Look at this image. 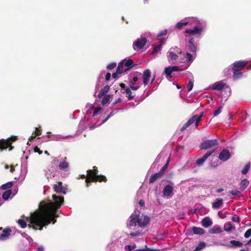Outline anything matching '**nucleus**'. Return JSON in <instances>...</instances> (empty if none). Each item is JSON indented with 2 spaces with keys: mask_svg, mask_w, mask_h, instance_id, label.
Segmentation results:
<instances>
[{
  "mask_svg": "<svg viewBox=\"0 0 251 251\" xmlns=\"http://www.w3.org/2000/svg\"><path fill=\"white\" fill-rule=\"evenodd\" d=\"M52 197L53 202L50 200L42 201L39 203V209L27 217L28 227L41 230L44 226L56 223V219L59 216L58 209L64 203V197L52 195Z\"/></svg>",
  "mask_w": 251,
  "mask_h": 251,
  "instance_id": "f257e3e1",
  "label": "nucleus"
},
{
  "mask_svg": "<svg viewBox=\"0 0 251 251\" xmlns=\"http://www.w3.org/2000/svg\"><path fill=\"white\" fill-rule=\"evenodd\" d=\"M190 25H194L192 29H187L184 33L190 36H200L203 32L207 27V22L203 19H199L196 17L189 18Z\"/></svg>",
  "mask_w": 251,
  "mask_h": 251,
  "instance_id": "f03ea898",
  "label": "nucleus"
},
{
  "mask_svg": "<svg viewBox=\"0 0 251 251\" xmlns=\"http://www.w3.org/2000/svg\"><path fill=\"white\" fill-rule=\"evenodd\" d=\"M151 221L150 218L146 215L143 219L140 218L139 213H133L126 221V226L130 230H134L137 227L142 228L147 226Z\"/></svg>",
  "mask_w": 251,
  "mask_h": 251,
  "instance_id": "7ed1b4c3",
  "label": "nucleus"
},
{
  "mask_svg": "<svg viewBox=\"0 0 251 251\" xmlns=\"http://www.w3.org/2000/svg\"><path fill=\"white\" fill-rule=\"evenodd\" d=\"M181 53L182 51L180 48L177 47H171L166 54L168 62L171 64H175Z\"/></svg>",
  "mask_w": 251,
  "mask_h": 251,
  "instance_id": "20e7f679",
  "label": "nucleus"
},
{
  "mask_svg": "<svg viewBox=\"0 0 251 251\" xmlns=\"http://www.w3.org/2000/svg\"><path fill=\"white\" fill-rule=\"evenodd\" d=\"M120 109L117 108L115 110H113L111 111L109 114L107 115L106 117H105L106 115L107 114V113L108 111H107L106 113H105L104 115H101L100 118V120L101 119V121L100 123L99 124H95L93 125H92L89 126V128L90 130H93L95 128L98 126H100L102 124H104L106 122H107L111 117L114 115V114L118 112Z\"/></svg>",
  "mask_w": 251,
  "mask_h": 251,
  "instance_id": "39448f33",
  "label": "nucleus"
},
{
  "mask_svg": "<svg viewBox=\"0 0 251 251\" xmlns=\"http://www.w3.org/2000/svg\"><path fill=\"white\" fill-rule=\"evenodd\" d=\"M203 113H201L200 115H195L192 118H191L186 123H185L180 128L181 131L186 129L189 126L195 123L196 127L198 126V123L201 120L203 117Z\"/></svg>",
  "mask_w": 251,
  "mask_h": 251,
  "instance_id": "423d86ee",
  "label": "nucleus"
},
{
  "mask_svg": "<svg viewBox=\"0 0 251 251\" xmlns=\"http://www.w3.org/2000/svg\"><path fill=\"white\" fill-rule=\"evenodd\" d=\"M182 69H180L177 66L173 65L166 67L164 69L163 74L165 75L168 80L171 79L173 76L172 73L175 72H181Z\"/></svg>",
  "mask_w": 251,
  "mask_h": 251,
  "instance_id": "0eeeda50",
  "label": "nucleus"
},
{
  "mask_svg": "<svg viewBox=\"0 0 251 251\" xmlns=\"http://www.w3.org/2000/svg\"><path fill=\"white\" fill-rule=\"evenodd\" d=\"M147 42V40L145 37H142L137 39L132 45L133 49L134 50L137 51L143 49Z\"/></svg>",
  "mask_w": 251,
  "mask_h": 251,
  "instance_id": "6e6552de",
  "label": "nucleus"
},
{
  "mask_svg": "<svg viewBox=\"0 0 251 251\" xmlns=\"http://www.w3.org/2000/svg\"><path fill=\"white\" fill-rule=\"evenodd\" d=\"M58 160H54L52 163L54 164V165L50 166L48 171L46 173V176L48 179L52 178L55 176L56 173L58 170L57 163L55 164V162H58Z\"/></svg>",
  "mask_w": 251,
  "mask_h": 251,
  "instance_id": "1a4fd4ad",
  "label": "nucleus"
},
{
  "mask_svg": "<svg viewBox=\"0 0 251 251\" xmlns=\"http://www.w3.org/2000/svg\"><path fill=\"white\" fill-rule=\"evenodd\" d=\"M218 144L219 142L217 139L207 140L200 144V148L201 149L207 150Z\"/></svg>",
  "mask_w": 251,
  "mask_h": 251,
  "instance_id": "9d476101",
  "label": "nucleus"
},
{
  "mask_svg": "<svg viewBox=\"0 0 251 251\" xmlns=\"http://www.w3.org/2000/svg\"><path fill=\"white\" fill-rule=\"evenodd\" d=\"M96 176L95 177V176L92 177V179L90 180L89 178H86L85 179V182L87 183L86 186L89 187V183H91V182H106L107 181V178L105 176L102 175H96Z\"/></svg>",
  "mask_w": 251,
  "mask_h": 251,
  "instance_id": "9b49d317",
  "label": "nucleus"
},
{
  "mask_svg": "<svg viewBox=\"0 0 251 251\" xmlns=\"http://www.w3.org/2000/svg\"><path fill=\"white\" fill-rule=\"evenodd\" d=\"M174 183L170 181V184L166 185L163 190V194L164 197H169L173 195L174 190Z\"/></svg>",
  "mask_w": 251,
  "mask_h": 251,
  "instance_id": "f8f14e48",
  "label": "nucleus"
},
{
  "mask_svg": "<svg viewBox=\"0 0 251 251\" xmlns=\"http://www.w3.org/2000/svg\"><path fill=\"white\" fill-rule=\"evenodd\" d=\"M214 151V150L209 151H207L203 156L199 158L196 161V165L198 166H202L204 162L207 160L208 157H209Z\"/></svg>",
  "mask_w": 251,
  "mask_h": 251,
  "instance_id": "ddd939ff",
  "label": "nucleus"
},
{
  "mask_svg": "<svg viewBox=\"0 0 251 251\" xmlns=\"http://www.w3.org/2000/svg\"><path fill=\"white\" fill-rule=\"evenodd\" d=\"M231 157V154L228 150H223L219 155V159L224 162L227 161Z\"/></svg>",
  "mask_w": 251,
  "mask_h": 251,
  "instance_id": "4468645a",
  "label": "nucleus"
},
{
  "mask_svg": "<svg viewBox=\"0 0 251 251\" xmlns=\"http://www.w3.org/2000/svg\"><path fill=\"white\" fill-rule=\"evenodd\" d=\"M12 232V230L10 227L5 228L0 235V241H5L7 240L11 233Z\"/></svg>",
  "mask_w": 251,
  "mask_h": 251,
  "instance_id": "2eb2a0df",
  "label": "nucleus"
},
{
  "mask_svg": "<svg viewBox=\"0 0 251 251\" xmlns=\"http://www.w3.org/2000/svg\"><path fill=\"white\" fill-rule=\"evenodd\" d=\"M192 231H187L186 234L188 235H193V234L196 235H202L204 233V230L201 227L193 226L192 227Z\"/></svg>",
  "mask_w": 251,
  "mask_h": 251,
  "instance_id": "dca6fc26",
  "label": "nucleus"
},
{
  "mask_svg": "<svg viewBox=\"0 0 251 251\" xmlns=\"http://www.w3.org/2000/svg\"><path fill=\"white\" fill-rule=\"evenodd\" d=\"M60 184H53V189H54V191L58 194H66L67 193V188L62 186V183L60 182Z\"/></svg>",
  "mask_w": 251,
  "mask_h": 251,
  "instance_id": "f3484780",
  "label": "nucleus"
},
{
  "mask_svg": "<svg viewBox=\"0 0 251 251\" xmlns=\"http://www.w3.org/2000/svg\"><path fill=\"white\" fill-rule=\"evenodd\" d=\"M189 45L188 47L190 52L196 53L197 50V43L194 42V38L192 37L188 40Z\"/></svg>",
  "mask_w": 251,
  "mask_h": 251,
  "instance_id": "a211bd4d",
  "label": "nucleus"
},
{
  "mask_svg": "<svg viewBox=\"0 0 251 251\" xmlns=\"http://www.w3.org/2000/svg\"><path fill=\"white\" fill-rule=\"evenodd\" d=\"M151 77V72L149 69H146L143 72V82L145 86L147 85Z\"/></svg>",
  "mask_w": 251,
  "mask_h": 251,
  "instance_id": "6ab92c4d",
  "label": "nucleus"
},
{
  "mask_svg": "<svg viewBox=\"0 0 251 251\" xmlns=\"http://www.w3.org/2000/svg\"><path fill=\"white\" fill-rule=\"evenodd\" d=\"M247 61L240 60L235 61L232 64V70L238 69V70H239V69L244 67L247 65Z\"/></svg>",
  "mask_w": 251,
  "mask_h": 251,
  "instance_id": "aec40b11",
  "label": "nucleus"
},
{
  "mask_svg": "<svg viewBox=\"0 0 251 251\" xmlns=\"http://www.w3.org/2000/svg\"><path fill=\"white\" fill-rule=\"evenodd\" d=\"M190 22L189 18H186L184 20H182L180 21L177 22L175 25V28L181 30L183 28L184 26L190 25Z\"/></svg>",
  "mask_w": 251,
  "mask_h": 251,
  "instance_id": "412c9836",
  "label": "nucleus"
},
{
  "mask_svg": "<svg viewBox=\"0 0 251 251\" xmlns=\"http://www.w3.org/2000/svg\"><path fill=\"white\" fill-rule=\"evenodd\" d=\"M225 87H226V88L228 87V86L226 83H224L223 81H217L212 85V89L213 90L219 91L223 90Z\"/></svg>",
  "mask_w": 251,
  "mask_h": 251,
  "instance_id": "4be33fe9",
  "label": "nucleus"
},
{
  "mask_svg": "<svg viewBox=\"0 0 251 251\" xmlns=\"http://www.w3.org/2000/svg\"><path fill=\"white\" fill-rule=\"evenodd\" d=\"M10 142L7 139H3L0 140V151H2L4 150H6L10 145Z\"/></svg>",
  "mask_w": 251,
  "mask_h": 251,
  "instance_id": "5701e85b",
  "label": "nucleus"
},
{
  "mask_svg": "<svg viewBox=\"0 0 251 251\" xmlns=\"http://www.w3.org/2000/svg\"><path fill=\"white\" fill-rule=\"evenodd\" d=\"M223 231L222 227L219 225H215L209 229V233L211 234H217Z\"/></svg>",
  "mask_w": 251,
  "mask_h": 251,
  "instance_id": "b1692460",
  "label": "nucleus"
},
{
  "mask_svg": "<svg viewBox=\"0 0 251 251\" xmlns=\"http://www.w3.org/2000/svg\"><path fill=\"white\" fill-rule=\"evenodd\" d=\"M122 61H123L124 65L127 68V70L132 68L135 65L134 61L131 59H124Z\"/></svg>",
  "mask_w": 251,
  "mask_h": 251,
  "instance_id": "393cba45",
  "label": "nucleus"
},
{
  "mask_svg": "<svg viewBox=\"0 0 251 251\" xmlns=\"http://www.w3.org/2000/svg\"><path fill=\"white\" fill-rule=\"evenodd\" d=\"M213 224L212 221L209 217H204L201 221L202 226L205 228L211 226Z\"/></svg>",
  "mask_w": 251,
  "mask_h": 251,
  "instance_id": "a878e982",
  "label": "nucleus"
},
{
  "mask_svg": "<svg viewBox=\"0 0 251 251\" xmlns=\"http://www.w3.org/2000/svg\"><path fill=\"white\" fill-rule=\"evenodd\" d=\"M223 204V199L222 198H217L212 204V208L215 209H218Z\"/></svg>",
  "mask_w": 251,
  "mask_h": 251,
  "instance_id": "bb28decb",
  "label": "nucleus"
},
{
  "mask_svg": "<svg viewBox=\"0 0 251 251\" xmlns=\"http://www.w3.org/2000/svg\"><path fill=\"white\" fill-rule=\"evenodd\" d=\"M87 174L89 176V179H90V180H91V179H92V177L94 176H96V174L97 175H99L98 174V168L96 166H94L93 167V170H87Z\"/></svg>",
  "mask_w": 251,
  "mask_h": 251,
  "instance_id": "cd10ccee",
  "label": "nucleus"
},
{
  "mask_svg": "<svg viewBox=\"0 0 251 251\" xmlns=\"http://www.w3.org/2000/svg\"><path fill=\"white\" fill-rule=\"evenodd\" d=\"M124 93H125L126 97L127 98L128 100H132L135 96V93L133 94L131 91V89L129 87H126L124 91Z\"/></svg>",
  "mask_w": 251,
  "mask_h": 251,
  "instance_id": "c85d7f7f",
  "label": "nucleus"
},
{
  "mask_svg": "<svg viewBox=\"0 0 251 251\" xmlns=\"http://www.w3.org/2000/svg\"><path fill=\"white\" fill-rule=\"evenodd\" d=\"M110 89V86L108 85H106L102 88L99 94L98 95V97L100 98L102 97L103 96L106 95V93L109 91Z\"/></svg>",
  "mask_w": 251,
  "mask_h": 251,
  "instance_id": "c756f323",
  "label": "nucleus"
},
{
  "mask_svg": "<svg viewBox=\"0 0 251 251\" xmlns=\"http://www.w3.org/2000/svg\"><path fill=\"white\" fill-rule=\"evenodd\" d=\"M243 246V243L239 241L231 240L229 244L228 245V248H237L241 247Z\"/></svg>",
  "mask_w": 251,
  "mask_h": 251,
  "instance_id": "7c9ffc66",
  "label": "nucleus"
},
{
  "mask_svg": "<svg viewBox=\"0 0 251 251\" xmlns=\"http://www.w3.org/2000/svg\"><path fill=\"white\" fill-rule=\"evenodd\" d=\"M73 135H68L67 136H63L61 135H53L51 137L50 140L54 141H60L63 139H66L68 137H73Z\"/></svg>",
  "mask_w": 251,
  "mask_h": 251,
  "instance_id": "2f4dec72",
  "label": "nucleus"
},
{
  "mask_svg": "<svg viewBox=\"0 0 251 251\" xmlns=\"http://www.w3.org/2000/svg\"><path fill=\"white\" fill-rule=\"evenodd\" d=\"M162 175L159 173H156L152 174L150 177L149 182L150 184L154 182L157 179L160 178L162 177Z\"/></svg>",
  "mask_w": 251,
  "mask_h": 251,
  "instance_id": "473e14b6",
  "label": "nucleus"
},
{
  "mask_svg": "<svg viewBox=\"0 0 251 251\" xmlns=\"http://www.w3.org/2000/svg\"><path fill=\"white\" fill-rule=\"evenodd\" d=\"M12 195V190L7 189L2 194V198L4 201H7L9 199L10 196Z\"/></svg>",
  "mask_w": 251,
  "mask_h": 251,
  "instance_id": "72a5a7b5",
  "label": "nucleus"
},
{
  "mask_svg": "<svg viewBox=\"0 0 251 251\" xmlns=\"http://www.w3.org/2000/svg\"><path fill=\"white\" fill-rule=\"evenodd\" d=\"M233 78L234 80H238L243 76V73L239 72V70H238V69L233 70Z\"/></svg>",
  "mask_w": 251,
  "mask_h": 251,
  "instance_id": "f704fd0d",
  "label": "nucleus"
},
{
  "mask_svg": "<svg viewBox=\"0 0 251 251\" xmlns=\"http://www.w3.org/2000/svg\"><path fill=\"white\" fill-rule=\"evenodd\" d=\"M249 184V181L246 178L242 179L240 182V189L244 190Z\"/></svg>",
  "mask_w": 251,
  "mask_h": 251,
  "instance_id": "c9c22d12",
  "label": "nucleus"
},
{
  "mask_svg": "<svg viewBox=\"0 0 251 251\" xmlns=\"http://www.w3.org/2000/svg\"><path fill=\"white\" fill-rule=\"evenodd\" d=\"M88 121H87L85 119V117L83 119H81L79 122L78 127L81 130H84L87 127V124Z\"/></svg>",
  "mask_w": 251,
  "mask_h": 251,
  "instance_id": "e433bc0d",
  "label": "nucleus"
},
{
  "mask_svg": "<svg viewBox=\"0 0 251 251\" xmlns=\"http://www.w3.org/2000/svg\"><path fill=\"white\" fill-rule=\"evenodd\" d=\"M162 44H159L158 45L155 46L154 47L153 50L151 52V55H153L161 51L162 50Z\"/></svg>",
  "mask_w": 251,
  "mask_h": 251,
  "instance_id": "4c0bfd02",
  "label": "nucleus"
},
{
  "mask_svg": "<svg viewBox=\"0 0 251 251\" xmlns=\"http://www.w3.org/2000/svg\"><path fill=\"white\" fill-rule=\"evenodd\" d=\"M186 58V62L190 64L194 60L193 55L189 52H187L184 56Z\"/></svg>",
  "mask_w": 251,
  "mask_h": 251,
  "instance_id": "58836bf2",
  "label": "nucleus"
},
{
  "mask_svg": "<svg viewBox=\"0 0 251 251\" xmlns=\"http://www.w3.org/2000/svg\"><path fill=\"white\" fill-rule=\"evenodd\" d=\"M233 228H235V227L232 226V225L230 222H226L224 225V228L223 230L229 232Z\"/></svg>",
  "mask_w": 251,
  "mask_h": 251,
  "instance_id": "ea45409f",
  "label": "nucleus"
},
{
  "mask_svg": "<svg viewBox=\"0 0 251 251\" xmlns=\"http://www.w3.org/2000/svg\"><path fill=\"white\" fill-rule=\"evenodd\" d=\"M251 165V162H249L247 163L241 171L242 174L246 175L248 173V172L250 170Z\"/></svg>",
  "mask_w": 251,
  "mask_h": 251,
  "instance_id": "a19ab883",
  "label": "nucleus"
},
{
  "mask_svg": "<svg viewBox=\"0 0 251 251\" xmlns=\"http://www.w3.org/2000/svg\"><path fill=\"white\" fill-rule=\"evenodd\" d=\"M69 163L66 161H62L60 162L59 165L58 166V168L61 170H64L66 169H67L69 167Z\"/></svg>",
  "mask_w": 251,
  "mask_h": 251,
  "instance_id": "79ce46f5",
  "label": "nucleus"
},
{
  "mask_svg": "<svg viewBox=\"0 0 251 251\" xmlns=\"http://www.w3.org/2000/svg\"><path fill=\"white\" fill-rule=\"evenodd\" d=\"M110 99V96L109 95H107L103 96L102 100H101V104L103 106L106 105L107 103L109 102Z\"/></svg>",
  "mask_w": 251,
  "mask_h": 251,
  "instance_id": "37998d69",
  "label": "nucleus"
},
{
  "mask_svg": "<svg viewBox=\"0 0 251 251\" xmlns=\"http://www.w3.org/2000/svg\"><path fill=\"white\" fill-rule=\"evenodd\" d=\"M13 185V181H10L6 182L1 186V188L2 190H6L8 188H11Z\"/></svg>",
  "mask_w": 251,
  "mask_h": 251,
  "instance_id": "c03bdc74",
  "label": "nucleus"
},
{
  "mask_svg": "<svg viewBox=\"0 0 251 251\" xmlns=\"http://www.w3.org/2000/svg\"><path fill=\"white\" fill-rule=\"evenodd\" d=\"M206 244L205 242L204 241H201L200 242L199 244L197 245V246L196 247L195 249L194 250V251H198L202 250L204 247H205Z\"/></svg>",
  "mask_w": 251,
  "mask_h": 251,
  "instance_id": "a18cd8bd",
  "label": "nucleus"
},
{
  "mask_svg": "<svg viewBox=\"0 0 251 251\" xmlns=\"http://www.w3.org/2000/svg\"><path fill=\"white\" fill-rule=\"evenodd\" d=\"M17 223L22 228L26 227L27 226L26 222L22 219H19L17 221Z\"/></svg>",
  "mask_w": 251,
  "mask_h": 251,
  "instance_id": "49530a36",
  "label": "nucleus"
},
{
  "mask_svg": "<svg viewBox=\"0 0 251 251\" xmlns=\"http://www.w3.org/2000/svg\"><path fill=\"white\" fill-rule=\"evenodd\" d=\"M229 193L232 196H237L238 198H240L242 196L241 192L237 189L230 190L229 191Z\"/></svg>",
  "mask_w": 251,
  "mask_h": 251,
  "instance_id": "de8ad7c7",
  "label": "nucleus"
},
{
  "mask_svg": "<svg viewBox=\"0 0 251 251\" xmlns=\"http://www.w3.org/2000/svg\"><path fill=\"white\" fill-rule=\"evenodd\" d=\"M28 156H26L25 159L22 158V166L25 170L26 173L27 172V162Z\"/></svg>",
  "mask_w": 251,
  "mask_h": 251,
  "instance_id": "09e8293b",
  "label": "nucleus"
},
{
  "mask_svg": "<svg viewBox=\"0 0 251 251\" xmlns=\"http://www.w3.org/2000/svg\"><path fill=\"white\" fill-rule=\"evenodd\" d=\"M138 79L139 78L137 76H134L129 81V85H136L137 83H141L140 82H138Z\"/></svg>",
  "mask_w": 251,
  "mask_h": 251,
  "instance_id": "8fccbe9b",
  "label": "nucleus"
},
{
  "mask_svg": "<svg viewBox=\"0 0 251 251\" xmlns=\"http://www.w3.org/2000/svg\"><path fill=\"white\" fill-rule=\"evenodd\" d=\"M134 251H158L157 249L148 248L146 245L145 248L136 249Z\"/></svg>",
  "mask_w": 251,
  "mask_h": 251,
  "instance_id": "3c124183",
  "label": "nucleus"
},
{
  "mask_svg": "<svg viewBox=\"0 0 251 251\" xmlns=\"http://www.w3.org/2000/svg\"><path fill=\"white\" fill-rule=\"evenodd\" d=\"M123 66H124L123 61H121L118 64V65L116 68V71L122 74L123 72Z\"/></svg>",
  "mask_w": 251,
  "mask_h": 251,
  "instance_id": "603ef678",
  "label": "nucleus"
},
{
  "mask_svg": "<svg viewBox=\"0 0 251 251\" xmlns=\"http://www.w3.org/2000/svg\"><path fill=\"white\" fill-rule=\"evenodd\" d=\"M141 235H142L141 232L139 230H136L135 232L130 233L128 235V237H136V236H140Z\"/></svg>",
  "mask_w": 251,
  "mask_h": 251,
  "instance_id": "864d4df0",
  "label": "nucleus"
},
{
  "mask_svg": "<svg viewBox=\"0 0 251 251\" xmlns=\"http://www.w3.org/2000/svg\"><path fill=\"white\" fill-rule=\"evenodd\" d=\"M169 160H168L167 162L162 167V168L158 172L162 176H163V175L164 173V172L169 166Z\"/></svg>",
  "mask_w": 251,
  "mask_h": 251,
  "instance_id": "5fc2aeb1",
  "label": "nucleus"
},
{
  "mask_svg": "<svg viewBox=\"0 0 251 251\" xmlns=\"http://www.w3.org/2000/svg\"><path fill=\"white\" fill-rule=\"evenodd\" d=\"M86 108H88L86 111L87 114L91 113V111L94 109V105L92 104L87 103L86 105Z\"/></svg>",
  "mask_w": 251,
  "mask_h": 251,
  "instance_id": "6e6d98bb",
  "label": "nucleus"
},
{
  "mask_svg": "<svg viewBox=\"0 0 251 251\" xmlns=\"http://www.w3.org/2000/svg\"><path fill=\"white\" fill-rule=\"evenodd\" d=\"M141 83H137L136 85H129V88L133 91H136L141 86Z\"/></svg>",
  "mask_w": 251,
  "mask_h": 251,
  "instance_id": "4d7b16f0",
  "label": "nucleus"
},
{
  "mask_svg": "<svg viewBox=\"0 0 251 251\" xmlns=\"http://www.w3.org/2000/svg\"><path fill=\"white\" fill-rule=\"evenodd\" d=\"M194 83L192 81L190 80L187 85V89L188 91H191L193 87Z\"/></svg>",
  "mask_w": 251,
  "mask_h": 251,
  "instance_id": "13d9d810",
  "label": "nucleus"
},
{
  "mask_svg": "<svg viewBox=\"0 0 251 251\" xmlns=\"http://www.w3.org/2000/svg\"><path fill=\"white\" fill-rule=\"evenodd\" d=\"M117 63L116 62H112L108 64L106 66V68L108 70H112L116 67Z\"/></svg>",
  "mask_w": 251,
  "mask_h": 251,
  "instance_id": "bf43d9fd",
  "label": "nucleus"
},
{
  "mask_svg": "<svg viewBox=\"0 0 251 251\" xmlns=\"http://www.w3.org/2000/svg\"><path fill=\"white\" fill-rule=\"evenodd\" d=\"M222 107L221 106L219 107L216 110L213 112V117H216L222 112Z\"/></svg>",
  "mask_w": 251,
  "mask_h": 251,
  "instance_id": "052dcab7",
  "label": "nucleus"
},
{
  "mask_svg": "<svg viewBox=\"0 0 251 251\" xmlns=\"http://www.w3.org/2000/svg\"><path fill=\"white\" fill-rule=\"evenodd\" d=\"M21 234L23 237L26 238V239H27L29 242H30V240H32L31 238L29 235H28L25 232H21Z\"/></svg>",
  "mask_w": 251,
  "mask_h": 251,
  "instance_id": "680f3d73",
  "label": "nucleus"
},
{
  "mask_svg": "<svg viewBox=\"0 0 251 251\" xmlns=\"http://www.w3.org/2000/svg\"><path fill=\"white\" fill-rule=\"evenodd\" d=\"M167 29H164L163 30L160 31L159 32H158L157 34V37H160L163 35H166L167 33Z\"/></svg>",
  "mask_w": 251,
  "mask_h": 251,
  "instance_id": "e2e57ef3",
  "label": "nucleus"
},
{
  "mask_svg": "<svg viewBox=\"0 0 251 251\" xmlns=\"http://www.w3.org/2000/svg\"><path fill=\"white\" fill-rule=\"evenodd\" d=\"M105 73V71H101L100 72V75L99 76V77H98V83L97 84H96V87L97 88L99 87V82L100 81V79H102L103 78V74Z\"/></svg>",
  "mask_w": 251,
  "mask_h": 251,
  "instance_id": "0e129e2a",
  "label": "nucleus"
},
{
  "mask_svg": "<svg viewBox=\"0 0 251 251\" xmlns=\"http://www.w3.org/2000/svg\"><path fill=\"white\" fill-rule=\"evenodd\" d=\"M231 220L233 222L237 223H239L241 221L240 218L239 216H237L236 215L232 217Z\"/></svg>",
  "mask_w": 251,
  "mask_h": 251,
  "instance_id": "69168bd1",
  "label": "nucleus"
},
{
  "mask_svg": "<svg viewBox=\"0 0 251 251\" xmlns=\"http://www.w3.org/2000/svg\"><path fill=\"white\" fill-rule=\"evenodd\" d=\"M251 236V229H248L244 234L245 238H248Z\"/></svg>",
  "mask_w": 251,
  "mask_h": 251,
  "instance_id": "338daca9",
  "label": "nucleus"
},
{
  "mask_svg": "<svg viewBox=\"0 0 251 251\" xmlns=\"http://www.w3.org/2000/svg\"><path fill=\"white\" fill-rule=\"evenodd\" d=\"M102 108L100 107L96 110H95L93 113V117H95L97 115L101 110Z\"/></svg>",
  "mask_w": 251,
  "mask_h": 251,
  "instance_id": "774afa93",
  "label": "nucleus"
}]
</instances>
